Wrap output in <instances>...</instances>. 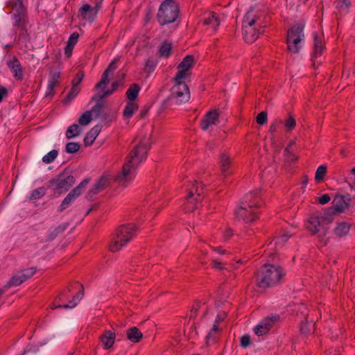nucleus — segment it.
Returning a JSON list of instances; mask_svg holds the SVG:
<instances>
[{"label": "nucleus", "instance_id": "nucleus-1", "mask_svg": "<svg viewBox=\"0 0 355 355\" xmlns=\"http://www.w3.org/2000/svg\"><path fill=\"white\" fill-rule=\"evenodd\" d=\"M150 146L149 137H144L130 152L126 157L122 172L116 176V181L123 186L131 181L135 177V171L140 164L146 159Z\"/></svg>", "mask_w": 355, "mask_h": 355}, {"label": "nucleus", "instance_id": "nucleus-2", "mask_svg": "<svg viewBox=\"0 0 355 355\" xmlns=\"http://www.w3.org/2000/svg\"><path fill=\"white\" fill-rule=\"evenodd\" d=\"M262 204L259 191L248 193L245 196L239 207L235 210L236 218L245 223L253 222L257 218L259 213V208Z\"/></svg>", "mask_w": 355, "mask_h": 355}, {"label": "nucleus", "instance_id": "nucleus-3", "mask_svg": "<svg viewBox=\"0 0 355 355\" xmlns=\"http://www.w3.org/2000/svg\"><path fill=\"white\" fill-rule=\"evenodd\" d=\"M284 275L285 272L281 266L265 263L255 275L256 284L260 288L273 287L282 282Z\"/></svg>", "mask_w": 355, "mask_h": 355}, {"label": "nucleus", "instance_id": "nucleus-4", "mask_svg": "<svg viewBox=\"0 0 355 355\" xmlns=\"http://www.w3.org/2000/svg\"><path fill=\"white\" fill-rule=\"evenodd\" d=\"M331 213L332 211L326 210L313 213L307 219L306 228L311 234L319 233L320 236H324L329 230L328 225L334 220Z\"/></svg>", "mask_w": 355, "mask_h": 355}, {"label": "nucleus", "instance_id": "nucleus-5", "mask_svg": "<svg viewBox=\"0 0 355 355\" xmlns=\"http://www.w3.org/2000/svg\"><path fill=\"white\" fill-rule=\"evenodd\" d=\"M138 227L135 224H127L119 226L115 231L114 236L110 245V251L115 252L119 251L134 236H135Z\"/></svg>", "mask_w": 355, "mask_h": 355}, {"label": "nucleus", "instance_id": "nucleus-6", "mask_svg": "<svg viewBox=\"0 0 355 355\" xmlns=\"http://www.w3.org/2000/svg\"><path fill=\"white\" fill-rule=\"evenodd\" d=\"M175 85L171 88V96L162 104V109L172 105H180L187 102L190 98V92L185 80H175Z\"/></svg>", "mask_w": 355, "mask_h": 355}, {"label": "nucleus", "instance_id": "nucleus-7", "mask_svg": "<svg viewBox=\"0 0 355 355\" xmlns=\"http://www.w3.org/2000/svg\"><path fill=\"white\" fill-rule=\"evenodd\" d=\"M261 24L260 16L255 14L253 10H250L245 14L243 21V35L247 43H252L258 38L261 32L254 26L263 28Z\"/></svg>", "mask_w": 355, "mask_h": 355}, {"label": "nucleus", "instance_id": "nucleus-8", "mask_svg": "<svg viewBox=\"0 0 355 355\" xmlns=\"http://www.w3.org/2000/svg\"><path fill=\"white\" fill-rule=\"evenodd\" d=\"M179 6L175 1L165 0L159 8L157 19L161 26H164L174 22L179 15Z\"/></svg>", "mask_w": 355, "mask_h": 355}, {"label": "nucleus", "instance_id": "nucleus-9", "mask_svg": "<svg viewBox=\"0 0 355 355\" xmlns=\"http://www.w3.org/2000/svg\"><path fill=\"white\" fill-rule=\"evenodd\" d=\"M75 183V178L68 171H64L50 180L47 187L55 193L61 194L67 191Z\"/></svg>", "mask_w": 355, "mask_h": 355}, {"label": "nucleus", "instance_id": "nucleus-10", "mask_svg": "<svg viewBox=\"0 0 355 355\" xmlns=\"http://www.w3.org/2000/svg\"><path fill=\"white\" fill-rule=\"evenodd\" d=\"M304 26L296 24L287 32L286 44L288 50L292 53H297L302 47L304 40Z\"/></svg>", "mask_w": 355, "mask_h": 355}, {"label": "nucleus", "instance_id": "nucleus-11", "mask_svg": "<svg viewBox=\"0 0 355 355\" xmlns=\"http://www.w3.org/2000/svg\"><path fill=\"white\" fill-rule=\"evenodd\" d=\"M7 7L11 8V13L14 19V25L21 26L24 28V24H26V8L23 4L22 0H11Z\"/></svg>", "mask_w": 355, "mask_h": 355}, {"label": "nucleus", "instance_id": "nucleus-12", "mask_svg": "<svg viewBox=\"0 0 355 355\" xmlns=\"http://www.w3.org/2000/svg\"><path fill=\"white\" fill-rule=\"evenodd\" d=\"M202 187H199V184L195 181L191 184V187L189 189V193L186 198V204L184 209L186 211L190 212L194 211L197 208V205L202 199L201 195L202 193Z\"/></svg>", "mask_w": 355, "mask_h": 355}, {"label": "nucleus", "instance_id": "nucleus-13", "mask_svg": "<svg viewBox=\"0 0 355 355\" xmlns=\"http://www.w3.org/2000/svg\"><path fill=\"white\" fill-rule=\"evenodd\" d=\"M4 59L14 78L17 81H21L24 79V71L17 57L14 54L7 52L4 55Z\"/></svg>", "mask_w": 355, "mask_h": 355}, {"label": "nucleus", "instance_id": "nucleus-14", "mask_svg": "<svg viewBox=\"0 0 355 355\" xmlns=\"http://www.w3.org/2000/svg\"><path fill=\"white\" fill-rule=\"evenodd\" d=\"M89 180L85 179L76 187L71 191L62 200L58 211L59 212H62L71 205L75 200L82 194Z\"/></svg>", "mask_w": 355, "mask_h": 355}, {"label": "nucleus", "instance_id": "nucleus-15", "mask_svg": "<svg viewBox=\"0 0 355 355\" xmlns=\"http://www.w3.org/2000/svg\"><path fill=\"white\" fill-rule=\"evenodd\" d=\"M352 202V197L349 194L345 195L336 194L333 200V207L329 208L327 211H332V217L336 213H343L349 207Z\"/></svg>", "mask_w": 355, "mask_h": 355}, {"label": "nucleus", "instance_id": "nucleus-16", "mask_svg": "<svg viewBox=\"0 0 355 355\" xmlns=\"http://www.w3.org/2000/svg\"><path fill=\"white\" fill-rule=\"evenodd\" d=\"M280 317L277 314H272L263 318L254 328V333L257 336L266 334L270 329L279 321Z\"/></svg>", "mask_w": 355, "mask_h": 355}, {"label": "nucleus", "instance_id": "nucleus-17", "mask_svg": "<svg viewBox=\"0 0 355 355\" xmlns=\"http://www.w3.org/2000/svg\"><path fill=\"white\" fill-rule=\"evenodd\" d=\"M194 65V58L193 55H187L178 65V71L176 73L175 80H186L191 73L189 71Z\"/></svg>", "mask_w": 355, "mask_h": 355}, {"label": "nucleus", "instance_id": "nucleus-18", "mask_svg": "<svg viewBox=\"0 0 355 355\" xmlns=\"http://www.w3.org/2000/svg\"><path fill=\"white\" fill-rule=\"evenodd\" d=\"M36 272L35 268H30L16 273L11 279L4 286V288L11 286H17L31 278Z\"/></svg>", "mask_w": 355, "mask_h": 355}, {"label": "nucleus", "instance_id": "nucleus-19", "mask_svg": "<svg viewBox=\"0 0 355 355\" xmlns=\"http://www.w3.org/2000/svg\"><path fill=\"white\" fill-rule=\"evenodd\" d=\"M220 114L218 109H214L207 112L201 121L202 130H207L211 125L218 124Z\"/></svg>", "mask_w": 355, "mask_h": 355}, {"label": "nucleus", "instance_id": "nucleus-20", "mask_svg": "<svg viewBox=\"0 0 355 355\" xmlns=\"http://www.w3.org/2000/svg\"><path fill=\"white\" fill-rule=\"evenodd\" d=\"M110 181V178L109 175L101 176L89 191L87 195V199L89 200H92L95 195L104 190L109 185Z\"/></svg>", "mask_w": 355, "mask_h": 355}, {"label": "nucleus", "instance_id": "nucleus-21", "mask_svg": "<svg viewBox=\"0 0 355 355\" xmlns=\"http://www.w3.org/2000/svg\"><path fill=\"white\" fill-rule=\"evenodd\" d=\"M78 15L83 19L93 21L96 16V9H92L89 4H84L78 10Z\"/></svg>", "mask_w": 355, "mask_h": 355}, {"label": "nucleus", "instance_id": "nucleus-22", "mask_svg": "<svg viewBox=\"0 0 355 355\" xmlns=\"http://www.w3.org/2000/svg\"><path fill=\"white\" fill-rule=\"evenodd\" d=\"M219 165L222 175L226 177L231 173L232 161L228 155L225 153L220 154Z\"/></svg>", "mask_w": 355, "mask_h": 355}, {"label": "nucleus", "instance_id": "nucleus-23", "mask_svg": "<svg viewBox=\"0 0 355 355\" xmlns=\"http://www.w3.org/2000/svg\"><path fill=\"white\" fill-rule=\"evenodd\" d=\"M116 334L114 331L110 330H106L100 336V340L103 345V347L105 349L111 348L115 341Z\"/></svg>", "mask_w": 355, "mask_h": 355}, {"label": "nucleus", "instance_id": "nucleus-24", "mask_svg": "<svg viewBox=\"0 0 355 355\" xmlns=\"http://www.w3.org/2000/svg\"><path fill=\"white\" fill-rule=\"evenodd\" d=\"M60 77V72H55L51 74L49 81L46 97H51L54 94V87L59 83V78Z\"/></svg>", "mask_w": 355, "mask_h": 355}, {"label": "nucleus", "instance_id": "nucleus-25", "mask_svg": "<svg viewBox=\"0 0 355 355\" xmlns=\"http://www.w3.org/2000/svg\"><path fill=\"white\" fill-rule=\"evenodd\" d=\"M126 336L130 341L136 343L141 340L143 334L137 327H132L127 329Z\"/></svg>", "mask_w": 355, "mask_h": 355}, {"label": "nucleus", "instance_id": "nucleus-26", "mask_svg": "<svg viewBox=\"0 0 355 355\" xmlns=\"http://www.w3.org/2000/svg\"><path fill=\"white\" fill-rule=\"evenodd\" d=\"M101 130V126L99 125H96L93 127L87 134L84 139L85 145L86 146H91L96 137L98 135Z\"/></svg>", "mask_w": 355, "mask_h": 355}, {"label": "nucleus", "instance_id": "nucleus-27", "mask_svg": "<svg viewBox=\"0 0 355 355\" xmlns=\"http://www.w3.org/2000/svg\"><path fill=\"white\" fill-rule=\"evenodd\" d=\"M79 35L77 33H73L67 42V44L64 49V53L67 58H69L71 56L72 54V50L73 49V46L78 42Z\"/></svg>", "mask_w": 355, "mask_h": 355}, {"label": "nucleus", "instance_id": "nucleus-28", "mask_svg": "<svg viewBox=\"0 0 355 355\" xmlns=\"http://www.w3.org/2000/svg\"><path fill=\"white\" fill-rule=\"evenodd\" d=\"M350 225L346 222H340L337 223L334 232L338 237H342L348 234L349 231Z\"/></svg>", "mask_w": 355, "mask_h": 355}, {"label": "nucleus", "instance_id": "nucleus-29", "mask_svg": "<svg viewBox=\"0 0 355 355\" xmlns=\"http://www.w3.org/2000/svg\"><path fill=\"white\" fill-rule=\"evenodd\" d=\"M138 108L139 105L135 101H129L123 110V116L125 119H130L132 116L133 114L138 110Z\"/></svg>", "mask_w": 355, "mask_h": 355}, {"label": "nucleus", "instance_id": "nucleus-30", "mask_svg": "<svg viewBox=\"0 0 355 355\" xmlns=\"http://www.w3.org/2000/svg\"><path fill=\"white\" fill-rule=\"evenodd\" d=\"M119 83L117 81H114L112 83V89L103 91L102 93H98L96 94L93 98L92 101H97V100H102L103 98L110 96L112 94L114 91H116L118 89Z\"/></svg>", "mask_w": 355, "mask_h": 355}, {"label": "nucleus", "instance_id": "nucleus-31", "mask_svg": "<svg viewBox=\"0 0 355 355\" xmlns=\"http://www.w3.org/2000/svg\"><path fill=\"white\" fill-rule=\"evenodd\" d=\"M140 91V87L135 83L132 84L126 92V96L129 101H135Z\"/></svg>", "mask_w": 355, "mask_h": 355}, {"label": "nucleus", "instance_id": "nucleus-32", "mask_svg": "<svg viewBox=\"0 0 355 355\" xmlns=\"http://www.w3.org/2000/svg\"><path fill=\"white\" fill-rule=\"evenodd\" d=\"M323 49V43L322 38L318 35H314V56L317 58L322 54Z\"/></svg>", "mask_w": 355, "mask_h": 355}, {"label": "nucleus", "instance_id": "nucleus-33", "mask_svg": "<svg viewBox=\"0 0 355 355\" xmlns=\"http://www.w3.org/2000/svg\"><path fill=\"white\" fill-rule=\"evenodd\" d=\"M80 133V127L77 124H73L67 128L66 131V137L69 139L78 136Z\"/></svg>", "mask_w": 355, "mask_h": 355}, {"label": "nucleus", "instance_id": "nucleus-34", "mask_svg": "<svg viewBox=\"0 0 355 355\" xmlns=\"http://www.w3.org/2000/svg\"><path fill=\"white\" fill-rule=\"evenodd\" d=\"M284 157L285 166H289L291 163L296 162L298 159V157L293 151L288 150V148H285Z\"/></svg>", "mask_w": 355, "mask_h": 355}, {"label": "nucleus", "instance_id": "nucleus-35", "mask_svg": "<svg viewBox=\"0 0 355 355\" xmlns=\"http://www.w3.org/2000/svg\"><path fill=\"white\" fill-rule=\"evenodd\" d=\"M172 45L171 43L164 42L160 46L159 53L161 57L168 58L171 55Z\"/></svg>", "mask_w": 355, "mask_h": 355}, {"label": "nucleus", "instance_id": "nucleus-36", "mask_svg": "<svg viewBox=\"0 0 355 355\" xmlns=\"http://www.w3.org/2000/svg\"><path fill=\"white\" fill-rule=\"evenodd\" d=\"M203 24L205 25H211L214 30H216V28L220 24L219 19L216 16L215 14L212 13L210 15L204 19Z\"/></svg>", "mask_w": 355, "mask_h": 355}, {"label": "nucleus", "instance_id": "nucleus-37", "mask_svg": "<svg viewBox=\"0 0 355 355\" xmlns=\"http://www.w3.org/2000/svg\"><path fill=\"white\" fill-rule=\"evenodd\" d=\"M79 92L80 88L77 86L72 85L69 92L63 100V103L65 104L69 103L70 101H71L73 99L76 98V96L78 94Z\"/></svg>", "mask_w": 355, "mask_h": 355}, {"label": "nucleus", "instance_id": "nucleus-38", "mask_svg": "<svg viewBox=\"0 0 355 355\" xmlns=\"http://www.w3.org/2000/svg\"><path fill=\"white\" fill-rule=\"evenodd\" d=\"M219 331V328L218 327V324L215 323L213 324L211 329L208 333L206 336L207 343H208L209 341L215 342L217 336L216 334Z\"/></svg>", "mask_w": 355, "mask_h": 355}, {"label": "nucleus", "instance_id": "nucleus-39", "mask_svg": "<svg viewBox=\"0 0 355 355\" xmlns=\"http://www.w3.org/2000/svg\"><path fill=\"white\" fill-rule=\"evenodd\" d=\"M327 173V167L324 165L320 166L315 172V180L317 182H320L323 180Z\"/></svg>", "mask_w": 355, "mask_h": 355}, {"label": "nucleus", "instance_id": "nucleus-40", "mask_svg": "<svg viewBox=\"0 0 355 355\" xmlns=\"http://www.w3.org/2000/svg\"><path fill=\"white\" fill-rule=\"evenodd\" d=\"M101 100L96 101V104L92 108V110L90 111L91 114H93L96 118L100 116L104 107V103L101 102Z\"/></svg>", "mask_w": 355, "mask_h": 355}, {"label": "nucleus", "instance_id": "nucleus-41", "mask_svg": "<svg viewBox=\"0 0 355 355\" xmlns=\"http://www.w3.org/2000/svg\"><path fill=\"white\" fill-rule=\"evenodd\" d=\"M110 73L107 72V71H104L101 76V80L96 85V89L104 88V87L108 84L110 81Z\"/></svg>", "mask_w": 355, "mask_h": 355}, {"label": "nucleus", "instance_id": "nucleus-42", "mask_svg": "<svg viewBox=\"0 0 355 355\" xmlns=\"http://www.w3.org/2000/svg\"><path fill=\"white\" fill-rule=\"evenodd\" d=\"M351 6V2L349 0H343L337 3L336 7L340 14L346 13Z\"/></svg>", "mask_w": 355, "mask_h": 355}, {"label": "nucleus", "instance_id": "nucleus-43", "mask_svg": "<svg viewBox=\"0 0 355 355\" xmlns=\"http://www.w3.org/2000/svg\"><path fill=\"white\" fill-rule=\"evenodd\" d=\"M45 195V189L44 187H40L33 190L29 196L30 200H37L41 198Z\"/></svg>", "mask_w": 355, "mask_h": 355}, {"label": "nucleus", "instance_id": "nucleus-44", "mask_svg": "<svg viewBox=\"0 0 355 355\" xmlns=\"http://www.w3.org/2000/svg\"><path fill=\"white\" fill-rule=\"evenodd\" d=\"M92 121V114L90 111L85 112L79 118L78 123L82 125H86Z\"/></svg>", "mask_w": 355, "mask_h": 355}, {"label": "nucleus", "instance_id": "nucleus-45", "mask_svg": "<svg viewBox=\"0 0 355 355\" xmlns=\"http://www.w3.org/2000/svg\"><path fill=\"white\" fill-rule=\"evenodd\" d=\"M80 146L76 142H69L66 144L65 150L67 153H76L80 150Z\"/></svg>", "mask_w": 355, "mask_h": 355}, {"label": "nucleus", "instance_id": "nucleus-46", "mask_svg": "<svg viewBox=\"0 0 355 355\" xmlns=\"http://www.w3.org/2000/svg\"><path fill=\"white\" fill-rule=\"evenodd\" d=\"M58 150H52L49 153L45 155L42 157L43 162L46 164H50L58 156Z\"/></svg>", "mask_w": 355, "mask_h": 355}, {"label": "nucleus", "instance_id": "nucleus-47", "mask_svg": "<svg viewBox=\"0 0 355 355\" xmlns=\"http://www.w3.org/2000/svg\"><path fill=\"white\" fill-rule=\"evenodd\" d=\"M268 117L267 112L265 111L261 112L256 118L257 123L261 125H263L267 123Z\"/></svg>", "mask_w": 355, "mask_h": 355}, {"label": "nucleus", "instance_id": "nucleus-48", "mask_svg": "<svg viewBox=\"0 0 355 355\" xmlns=\"http://www.w3.org/2000/svg\"><path fill=\"white\" fill-rule=\"evenodd\" d=\"M84 78V72L83 71H79L74 78L71 81V85H75L78 87L80 83L82 82Z\"/></svg>", "mask_w": 355, "mask_h": 355}, {"label": "nucleus", "instance_id": "nucleus-49", "mask_svg": "<svg viewBox=\"0 0 355 355\" xmlns=\"http://www.w3.org/2000/svg\"><path fill=\"white\" fill-rule=\"evenodd\" d=\"M76 306V302L73 303L71 305L60 304L58 302V300H55V302L53 303H52V304L51 305V309H55L58 308L70 309V308H73Z\"/></svg>", "mask_w": 355, "mask_h": 355}, {"label": "nucleus", "instance_id": "nucleus-50", "mask_svg": "<svg viewBox=\"0 0 355 355\" xmlns=\"http://www.w3.org/2000/svg\"><path fill=\"white\" fill-rule=\"evenodd\" d=\"M295 119L292 115H290L288 119L285 122V126L288 130H292L295 127Z\"/></svg>", "mask_w": 355, "mask_h": 355}, {"label": "nucleus", "instance_id": "nucleus-51", "mask_svg": "<svg viewBox=\"0 0 355 355\" xmlns=\"http://www.w3.org/2000/svg\"><path fill=\"white\" fill-rule=\"evenodd\" d=\"M290 236L287 234L279 236L275 239V244L283 245L288 240Z\"/></svg>", "mask_w": 355, "mask_h": 355}, {"label": "nucleus", "instance_id": "nucleus-52", "mask_svg": "<svg viewBox=\"0 0 355 355\" xmlns=\"http://www.w3.org/2000/svg\"><path fill=\"white\" fill-rule=\"evenodd\" d=\"M251 344L250 337L249 335H244L241 338V346L246 348Z\"/></svg>", "mask_w": 355, "mask_h": 355}, {"label": "nucleus", "instance_id": "nucleus-53", "mask_svg": "<svg viewBox=\"0 0 355 355\" xmlns=\"http://www.w3.org/2000/svg\"><path fill=\"white\" fill-rule=\"evenodd\" d=\"M309 324H308L307 321L302 322L300 324V331L302 334L306 335L309 333Z\"/></svg>", "mask_w": 355, "mask_h": 355}, {"label": "nucleus", "instance_id": "nucleus-54", "mask_svg": "<svg viewBox=\"0 0 355 355\" xmlns=\"http://www.w3.org/2000/svg\"><path fill=\"white\" fill-rule=\"evenodd\" d=\"M212 267L215 269H217L218 270H224L225 268L223 266V263L218 261V260L216 259H213L212 260Z\"/></svg>", "mask_w": 355, "mask_h": 355}, {"label": "nucleus", "instance_id": "nucleus-55", "mask_svg": "<svg viewBox=\"0 0 355 355\" xmlns=\"http://www.w3.org/2000/svg\"><path fill=\"white\" fill-rule=\"evenodd\" d=\"M118 59L115 58L107 67L105 71H107L109 73H112L117 67L116 62H118Z\"/></svg>", "mask_w": 355, "mask_h": 355}, {"label": "nucleus", "instance_id": "nucleus-56", "mask_svg": "<svg viewBox=\"0 0 355 355\" xmlns=\"http://www.w3.org/2000/svg\"><path fill=\"white\" fill-rule=\"evenodd\" d=\"M330 200V196L328 194H324L318 199V202L321 205H325L328 203Z\"/></svg>", "mask_w": 355, "mask_h": 355}, {"label": "nucleus", "instance_id": "nucleus-57", "mask_svg": "<svg viewBox=\"0 0 355 355\" xmlns=\"http://www.w3.org/2000/svg\"><path fill=\"white\" fill-rule=\"evenodd\" d=\"M155 67V63L153 60H148L146 62L145 69L146 71H150L153 70Z\"/></svg>", "mask_w": 355, "mask_h": 355}, {"label": "nucleus", "instance_id": "nucleus-58", "mask_svg": "<svg viewBox=\"0 0 355 355\" xmlns=\"http://www.w3.org/2000/svg\"><path fill=\"white\" fill-rule=\"evenodd\" d=\"M67 226H68V224H67V223L60 225L56 228H55V230L56 231L57 233L60 234L61 232H62L63 231H64L67 229Z\"/></svg>", "mask_w": 355, "mask_h": 355}, {"label": "nucleus", "instance_id": "nucleus-59", "mask_svg": "<svg viewBox=\"0 0 355 355\" xmlns=\"http://www.w3.org/2000/svg\"><path fill=\"white\" fill-rule=\"evenodd\" d=\"M225 239L230 238L233 235V231L231 229H227L223 233Z\"/></svg>", "mask_w": 355, "mask_h": 355}, {"label": "nucleus", "instance_id": "nucleus-60", "mask_svg": "<svg viewBox=\"0 0 355 355\" xmlns=\"http://www.w3.org/2000/svg\"><path fill=\"white\" fill-rule=\"evenodd\" d=\"M80 287L81 288V291L75 295L78 301H80L84 295L83 285L80 284Z\"/></svg>", "mask_w": 355, "mask_h": 355}, {"label": "nucleus", "instance_id": "nucleus-61", "mask_svg": "<svg viewBox=\"0 0 355 355\" xmlns=\"http://www.w3.org/2000/svg\"><path fill=\"white\" fill-rule=\"evenodd\" d=\"M59 234L56 232L55 229L51 231L49 235V240H53Z\"/></svg>", "mask_w": 355, "mask_h": 355}, {"label": "nucleus", "instance_id": "nucleus-62", "mask_svg": "<svg viewBox=\"0 0 355 355\" xmlns=\"http://www.w3.org/2000/svg\"><path fill=\"white\" fill-rule=\"evenodd\" d=\"M212 249L220 254H225L226 252V250L223 249L221 247L212 248Z\"/></svg>", "mask_w": 355, "mask_h": 355}, {"label": "nucleus", "instance_id": "nucleus-63", "mask_svg": "<svg viewBox=\"0 0 355 355\" xmlns=\"http://www.w3.org/2000/svg\"><path fill=\"white\" fill-rule=\"evenodd\" d=\"M7 94H8V90L6 87H1V100L7 96Z\"/></svg>", "mask_w": 355, "mask_h": 355}, {"label": "nucleus", "instance_id": "nucleus-64", "mask_svg": "<svg viewBox=\"0 0 355 355\" xmlns=\"http://www.w3.org/2000/svg\"><path fill=\"white\" fill-rule=\"evenodd\" d=\"M308 177L307 175H303L302 176V187H306L307 184H308Z\"/></svg>", "mask_w": 355, "mask_h": 355}]
</instances>
